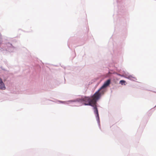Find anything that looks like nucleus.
<instances>
[{
    "label": "nucleus",
    "instance_id": "obj_1",
    "mask_svg": "<svg viewBox=\"0 0 156 156\" xmlns=\"http://www.w3.org/2000/svg\"><path fill=\"white\" fill-rule=\"evenodd\" d=\"M100 95L98 92H96L90 97H84L82 98V100L84 102V105H90L93 107L95 114H96L97 117L99 118V114L96 104L98 100L100 98Z\"/></svg>",
    "mask_w": 156,
    "mask_h": 156
},
{
    "label": "nucleus",
    "instance_id": "obj_2",
    "mask_svg": "<svg viewBox=\"0 0 156 156\" xmlns=\"http://www.w3.org/2000/svg\"><path fill=\"white\" fill-rule=\"evenodd\" d=\"M110 83V80H108L105 82L103 85L102 86L101 88L96 92H98V93L100 95V97L101 94H104L105 91L103 90H101L102 89L105 88L108 86Z\"/></svg>",
    "mask_w": 156,
    "mask_h": 156
},
{
    "label": "nucleus",
    "instance_id": "obj_3",
    "mask_svg": "<svg viewBox=\"0 0 156 156\" xmlns=\"http://www.w3.org/2000/svg\"><path fill=\"white\" fill-rule=\"evenodd\" d=\"M5 89V85L3 83L2 79L0 78V89L4 90Z\"/></svg>",
    "mask_w": 156,
    "mask_h": 156
},
{
    "label": "nucleus",
    "instance_id": "obj_4",
    "mask_svg": "<svg viewBox=\"0 0 156 156\" xmlns=\"http://www.w3.org/2000/svg\"><path fill=\"white\" fill-rule=\"evenodd\" d=\"M126 81L124 80H121L120 81V83H121L122 85H123V83H124V85L125 84L124 83H125Z\"/></svg>",
    "mask_w": 156,
    "mask_h": 156
},
{
    "label": "nucleus",
    "instance_id": "obj_5",
    "mask_svg": "<svg viewBox=\"0 0 156 156\" xmlns=\"http://www.w3.org/2000/svg\"><path fill=\"white\" fill-rule=\"evenodd\" d=\"M128 78L130 79H135V78L133 76H128Z\"/></svg>",
    "mask_w": 156,
    "mask_h": 156
},
{
    "label": "nucleus",
    "instance_id": "obj_6",
    "mask_svg": "<svg viewBox=\"0 0 156 156\" xmlns=\"http://www.w3.org/2000/svg\"><path fill=\"white\" fill-rule=\"evenodd\" d=\"M2 35L0 33V44H1V39H2Z\"/></svg>",
    "mask_w": 156,
    "mask_h": 156
}]
</instances>
